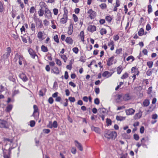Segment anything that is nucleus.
Segmentation results:
<instances>
[{
	"label": "nucleus",
	"mask_w": 158,
	"mask_h": 158,
	"mask_svg": "<svg viewBox=\"0 0 158 158\" xmlns=\"http://www.w3.org/2000/svg\"><path fill=\"white\" fill-rule=\"evenodd\" d=\"M148 12L149 14H150L152 12V6L151 5L149 4L148 6Z\"/></svg>",
	"instance_id": "43"
},
{
	"label": "nucleus",
	"mask_w": 158,
	"mask_h": 158,
	"mask_svg": "<svg viewBox=\"0 0 158 158\" xmlns=\"http://www.w3.org/2000/svg\"><path fill=\"white\" fill-rule=\"evenodd\" d=\"M13 107V106L11 105H8L6 108V110L7 112H10L12 110Z\"/></svg>",
	"instance_id": "37"
},
{
	"label": "nucleus",
	"mask_w": 158,
	"mask_h": 158,
	"mask_svg": "<svg viewBox=\"0 0 158 158\" xmlns=\"http://www.w3.org/2000/svg\"><path fill=\"white\" fill-rule=\"evenodd\" d=\"M120 155L121 156L120 158H127V154H121Z\"/></svg>",
	"instance_id": "64"
},
{
	"label": "nucleus",
	"mask_w": 158,
	"mask_h": 158,
	"mask_svg": "<svg viewBox=\"0 0 158 158\" xmlns=\"http://www.w3.org/2000/svg\"><path fill=\"white\" fill-rule=\"evenodd\" d=\"M150 104L149 101L148 99L145 100L143 102V105L144 106L147 107Z\"/></svg>",
	"instance_id": "27"
},
{
	"label": "nucleus",
	"mask_w": 158,
	"mask_h": 158,
	"mask_svg": "<svg viewBox=\"0 0 158 158\" xmlns=\"http://www.w3.org/2000/svg\"><path fill=\"white\" fill-rule=\"evenodd\" d=\"M104 136L105 138L108 139H114L117 137V134L115 131L106 130L105 132Z\"/></svg>",
	"instance_id": "1"
},
{
	"label": "nucleus",
	"mask_w": 158,
	"mask_h": 158,
	"mask_svg": "<svg viewBox=\"0 0 158 158\" xmlns=\"http://www.w3.org/2000/svg\"><path fill=\"white\" fill-rule=\"evenodd\" d=\"M73 18L74 21L75 22H76L78 21V18L77 16L75 14H73Z\"/></svg>",
	"instance_id": "48"
},
{
	"label": "nucleus",
	"mask_w": 158,
	"mask_h": 158,
	"mask_svg": "<svg viewBox=\"0 0 158 158\" xmlns=\"http://www.w3.org/2000/svg\"><path fill=\"white\" fill-rule=\"evenodd\" d=\"M119 37L118 35H114L113 36V39L115 41L118 40L119 39Z\"/></svg>",
	"instance_id": "61"
},
{
	"label": "nucleus",
	"mask_w": 158,
	"mask_h": 158,
	"mask_svg": "<svg viewBox=\"0 0 158 158\" xmlns=\"http://www.w3.org/2000/svg\"><path fill=\"white\" fill-rule=\"evenodd\" d=\"M53 99L51 97H50L48 100V102L50 104H52L53 102Z\"/></svg>",
	"instance_id": "55"
},
{
	"label": "nucleus",
	"mask_w": 158,
	"mask_h": 158,
	"mask_svg": "<svg viewBox=\"0 0 158 158\" xmlns=\"http://www.w3.org/2000/svg\"><path fill=\"white\" fill-rule=\"evenodd\" d=\"M11 149H2L3 153V157L4 158H10V155L11 154Z\"/></svg>",
	"instance_id": "3"
},
{
	"label": "nucleus",
	"mask_w": 158,
	"mask_h": 158,
	"mask_svg": "<svg viewBox=\"0 0 158 158\" xmlns=\"http://www.w3.org/2000/svg\"><path fill=\"white\" fill-rule=\"evenodd\" d=\"M69 99L70 102H74L75 101V99L73 97H69Z\"/></svg>",
	"instance_id": "59"
},
{
	"label": "nucleus",
	"mask_w": 158,
	"mask_h": 158,
	"mask_svg": "<svg viewBox=\"0 0 158 158\" xmlns=\"http://www.w3.org/2000/svg\"><path fill=\"white\" fill-rule=\"evenodd\" d=\"M19 77L24 82H26L28 81V79L26 75L23 73H22L19 75Z\"/></svg>",
	"instance_id": "11"
},
{
	"label": "nucleus",
	"mask_w": 158,
	"mask_h": 158,
	"mask_svg": "<svg viewBox=\"0 0 158 158\" xmlns=\"http://www.w3.org/2000/svg\"><path fill=\"white\" fill-rule=\"evenodd\" d=\"M91 129L92 131H94L97 133H100V129L98 127L92 126L91 127Z\"/></svg>",
	"instance_id": "16"
},
{
	"label": "nucleus",
	"mask_w": 158,
	"mask_h": 158,
	"mask_svg": "<svg viewBox=\"0 0 158 158\" xmlns=\"http://www.w3.org/2000/svg\"><path fill=\"white\" fill-rule=\"evenodd\" d=\"M99 6L102 9H105L107 6L105 3H102L99 5Z\"/></svg>",
	"instance_id": "45"
},
{
	"label": "nucleus",
	"mask_w": 158,
	"mask_h": 158,
	"mask_svg": "<svg viewBox=\"0 0 158 158\" xmlns=\"http://www.w3.org/2000/svg\"><path fill=\"white\" fill-rule=\"evenodd\" d=\"M43 34L42 32L39 31L38 32L37 34V37L38 38L41 40H43Z\"/></svg>",
	"instance_id": "29"
},
{
	"label": "nucleus",
	"mask_w": 158,
	"mask_h": 158,
	"mask_svg": "<svg viewBox=\"0 0 158 158\" xmlns=\"http://www.w3.org/2000/svg\"><path fill=\"white\" fill-rule=\"evenodd\" d=\"M144 34V31L143 29L141 28H140L138 32V34L139 36H141L142 35H143Z\"/></svg>",
	"instance_id": "33"
},
{
	"label": "nucleus",
	"mask_w": 158,
	"mask_h": 158,
	"mask_svg": "<svg viewBox=\"0 0 158 158\" xmlns=\"http://www.w3.org/2000/svg\"><path fill=\"white\" fill-rule=\"evenodd\" d=\"M4 10L3 5L1 2L0 3V12H2L4 11Z\"/></svg>",
	"instance_id": "51"
},
{
	"label": "nucleus",
	"mask_w": 158,
	"mask_h": 158,
	"mask_svg": "<svg viewBox=\"0 0 158 158\" xmlns=\"http://www.w3.org/2000/svg\"><path fill=\"white\" fill-rule=\"evenodd\" d=\"M108 46H111L112 45H114V42L112 40H110L108 43Z\"/></svg>",
	"instance_id": "62"
},
{
	"label": "nucleus",
	"mask_w": 158,
	"mask_h": 158,
	"mask_svg": "<svg viewBox=\"0 0 158 158\" xmlns=\"http://www.w3.org/2000/svg\"><path fill=\"white\" fill-rule=\"evenodd\" d=\"M58 126V124L56 121H53L51 127H50V128H52V127L54 128H56Z\"/></svg>",
	"instance_id": "31"
},
{
	"label": "nucleus",
	"mask_w": 158,
	"mask_h": 158,
	"mask_svg": "<svg viewBox=\"0 0 158 158\" xmlns=\"http://www.w3.org/2000/svg\"><path fill=\"white\" fill-rule=\"evenodd\" d=\"M87 13L89 14V17L91 19L94 18L97 14L96 12L93 10L92 9H90L87 11Z\"/></svg>",
	"instance_id": "4"
},
{
	"label": "nucleus",
	"mask_w": 158,
	"mask_h": 158,
	"mask_svg": "<svg viewBox=\"0 0 158 158\" xmlns=\"http://www.w3.org/2000/svg\"><path fill=\"white\" fill-rule=\"evenodd\" d=\"M122 67L121 66H119L117 68V73L119 74L121 73L122 70Z\"/></svg>",
	"instance_id": "38"
},
{
	"label": "nucleus",
	"mask_w": 158,
	"mask_h": 158,
	"mask_svg": "<svg viewBox=\"0 0 158 158\" xmlns=\"http://www.w3.org/2000/svg\"><path fill=\"white\" fill-rule=\"evenodd\" d=\"M15 61L19 60V63L20 65H21L23 63V61H24V59L23 56L17 53L15 56Z\"/></svg>",
	"instance_id": "2"
},
{
	"label": "nucleus",
	"mask_w": 158,
	"mask_h": 158,
	"mask_svg": "<svg viewBox=\"0 0 158 158\" xmlns=\"http://www.w3.org/2000/svg\"><path fill=\"white\" fill-rule=\"evenodd\" d=\"M112 74H111L110 72L107 71L104 72L102 74V76L103 77H106V78H108L111 76Z\"/></svg>",
	"instance_id": "19"
},
{
	"label": "nucleus",
	"mask_w": 158,
	"mask_h": 158,
	"mask_svg": "<svg viewBox=\"0 0 158 158\" xmlns=\"http://www.w3.org/2000/svg\"><path fill=\"white\" fill-rule=\"evenodd\" d=\"M46 92V89L45 88H43L40 90L39 91V95L41 96H43L44 94Z\"/></svg>",
	"instance_id": "23"
},
{
	"label": "nucleus",
	"mask_w": 158,
	"mask_h": 158,
	"mask_svg": "<svg viewBox=\"0 0 158 158\" xmlns=\"http://www.w3.org/2000/svg\"><path fill=\"white\" fill-rule=\"evenodd\" d=\"M128 76V74L127 73H124L122 76L121 78L123 79H125L127 78Z\"/></svg>",
	"instance_id": "44"
},
{
	"label": "nucleus",
	"mask_w": 158,
	"mask_h": 158,
	"mask_svg": "<svg viewBox=\"0 0 158 158\" xmlns=\"http://www.w3.org/2000/svg\"><path fill=\"white\" fill-rule=\"evenodd\" d=\"M78 36L79 38L81 39L82 42L84 41V32L83 31H81L79 35Z\"/></svg>",
	"instance_id": "22"
},
{
	"label": "nucleus",
	"mask_w": 158,
	"mask_h": 158,
	"mask_svg": "<svg viewBox=\"0 0 158 158\" xmlns=\"http://www.w3.org/2000/svg\"><path fill=\"white\" fill-rule=\"evenodd\" d=\"M100 33L101 35L106 34V30L105 29L102 28L100 30Z\"/></svg>",
	"instance_id": "42"
},
{
	"label": "nucleus",
	"mask_w": 158,
	"mask_h": 158,
	"mask_svg": "<svg viewBox=\"0 0 158 158\" xmlns=\"http://www.w3.org/2000/svg\"><path fill=\"white\" fill-rule=\"evenodd\" d=\"M6 52L2 56V58L5 59H7L10 56V53L11 52V50L10 47H8L6 50Z\"/></svg>",
	"instance_id": "5"
},
{
	"label": "nucleus",
	"mask_w": 158,
	"mask_h": 158,
	"mask_svg": "<svg viewBox=\"0 0 158 158\" xmlns=\"http://www.w3.org/2000/svg\"><path fill=\"white\" fill-rule=\"evenodd\" d=\"M74 143L76 147L78 148H81L82 146L80 143L77 141L75 140Z\"/></svg>",
	"instance_id": "30"
},
{
	"label": "nucleus",
	"mask_w": 158,
	"mask_h": 158,
	"mask_svg": "<svg viewBox=\"0 0 158 158\" xmlns=\"http://www.w3.org/2000/svg\"><path fill=\"white\" fill-rule=\"evenodd\" d=\"M41 51L44 52L48 51V49L47 47L45 46L44 45H42L41 47Z\"/></svg>",
	"instance_id": "32"
},
{
	"label": "nucleus",
	"mask_w": 158,
	"mask_h": 158,
	"mask_svg": "<svg viewBox=\"0 0 158 158\" xmlns=\"http://www.w3.org/2000/svg\"><path fill=\"white\" fill-rule=\"evenodd\" d=\"M131 71L132 73H135V74L137 72V73L136 74L138 75L139 72L138 71V69L135 67H133L131 69Z\"/></svg>",
	"instance_id": "25"
},
{
	"label": "nucleus",
	"mask_w": 158,
	"mask_h": 158,
	"mask_svg": "<svg viewBox=\"0 0 158 158\" xmlns=\"http://www.w3.org/2000/svg\"><path fill=\"white\" fill-rule=\"evenodd\" d=\"M106 123L108 125H110L111 124V120L109 118H107L106 119Z\"/></svg>",
	"instance_id": "53"
},
{
	"label": "nucleus",
	"mask_w": 158,
	"mask_h": 158,
	"mask_svg": "<svg viewBox=\"0 0 158 158\" xmlns=\"http://www.w3.org/2000/svg\"><path fill=\"white\" fill-rule=\"evenodd\" d=\"M123 99L124 101H128L131 99V97L129 94H127L123 96Z\"/></svg>",
	"instance_id": "17"
},
{
	"label": "nucleus",
	"mask_w": 158,
	"mask_h": 158,
	"mask_svg": "<svg viewBox=\"0 0 158 158\" xmlns=\"http://www.w3.org/2000/svg\"><path fill=\"white\" fill-rule=\"evenodd\" d=\"M33 108H34V112L33 114L32 115L33 116H34V114L37 112L38 111V108L37 106L36 105H34L33 106Z\"/></svg>",
	"instance_id": "35"
},
{
	"label": "nucleus",
	"mask_w": 158,
	"mask_h": 158,
	"mask_svg": "<svg viewBox=\"0 0 158 158\" xmlns=\"http://www.w3.org/2000/svg\"><path fill=\"white\" fill-rule=\"evenodd\" d=\"M69 85H71L72 86H73L74 88L76 86V84L72 81L70 82L69 83Z\"/></svg>",
	"instance_id": "63"
},
{
	"label": "nucleus",
	"mask_w": 158,
	"mask_h": 158,
	"mask_svg": "<svg viewBox=\"0 0 158 158\" xmlns=\"http://www.w3.org/2000/svg\"><path fill=\"white\" fill-rule=\"evenodd\" d=\"M56 64L59 66H60L61 65V63L60 60L59 59H56Z\"/></svg>",
	"instance_id": "58"
},
{
	"label": "nucleus",
	"mask_w": 158,
	"mask_h": 158,
	"mask_svg": "<svg viewBox=\"0 0 158 158\" xmlns=\"http://www.w3.org/2000/svg\"><path fill=\"white\" fill-rule=\"evenodd\" d=\"M66 42L69 44H72L73 42V40L70 37H67L65 39Z\"/></svg>",
	"instance_id": "21"
},
{
	"label": "nucleus",
	"mask_w": 158,
	"mask_h": 158,
	"mask_svg": "<svg viewBox=\"0 0 158 158\" xmlns=\"http://www.w3.org/2000/svg\"><path fill=\"white\" fill-rule=\"evenodd\" d=\"M67 13L64 11L63 17L60 20V22L62 24H64L67 22Z\"/></svg>",
	"instance_id": "6"
},
{
	"label": "nucleus",
	"mask_w": 158,
	"mask_h": 158,
	"mask_svg": "<svg viewBox=\"0 0 158 158\" xmlns=\"http://www.w3.org/2000/svg\"><path fill=\"white\" fill-rule=\"evenodd\" d=\"M88 30L92 32L96 30V27L94 25H89L88 27Z\"/></svg>",
	"instance_id": "15"
},
{
	"label": "nucleus",
	"mask_w": 158,
	"mask_h": 158,
	"mask_svg": "<svg viewBox=\"0 0 158 158\" xmlns=\"http://www.w3.org/2000/svg\"><path fill=\"white\" fill-rule=\"evenodd\" d=\"M38 14L39 16L40 17L43 16L44 14V10L43 9H40L38 11Z\"/></svg>",
	"instance_id": "34"
},
{
	"label": "nucleus",
	"mask_w": 158,
	"mask_h": 158,
	"mask_svg": "<svg viewBox=\"0 0 158 158\" xmlns=\"http://www.w3.org/2000/svg\"><path fill=\"white\" fill-rule=\"evenodd\" d=\"M131 59L132 60V61H133L134 60L135 58L133 56H131L128 57L126 60L127 61H129Z\"/></svg>",
	"instance_id": "47"
},
{
	"label": "nucleus",
	"mask_w": 158,
	"mask_h": 158,
	"mask_svg": "<svg viewBox=\"0 0 158 158\" xmlns=\"http://www.w3.org/2000/svg\"><path fill=\"white\" fill-rule=\"evenodd\" d=\"M73 31V27L72 24H70L68 27V33L69 35L72 34Z\"/></svg>",
	"instance_id": "18"
},
{
	"label": "nucleus",
	"mask_w": 158,
	"mask_h": 158,
	"mask_svg": "<svg viewBox=\"0 0 158 158\" xmlns=\"http://www.w3.org/2000/svg\"><path fill=\"white\" fill-rule=\"evenodd\" d=\"M122 97V96L121 95H118L117 96V98L115 99V102L117 103L121 102L122 101L121 99Z\"/></svg>",
	"instance_id": "24"
},
{
	"label": "nucleus",
	"mask_w": 158,
	"mask_h": 158,
	"mask_svg": "<svg viewBox=\"0 0 158 158\" xmlns=\"http://www.w3.org/2000/svg\"><path fill=\"white\" fill-rule=\"evenodd\" d=\"M135 112V110L132 108H130L126 110V113L127 115L133 114H134Z\"/></svg>",
	"instance_id": "12"
},
{
	"label": "nucleus",
	"mask_w": 158,
	"mask_h": 158,
	"mask_svg": "<svg viewBox=\"0 0 158 158\" xmlns=\"http://www.w3.org/2000/svg\"><path fill=\"white\" fill-rule=\"evenodd\" d=\"M52 70L53 73L56 74H58L59 73V70L58 68L56 67H54Z\"/></svg>",
	"instance_id": "28"
},
{
	"label": "nucleus",
	"mask_w": 158,
	"mask_h": 158,
	"mask_svg": "<svg viewBox=\"0 0 158 158\" xmlns=\"http://www.w3.org/2000/svg\"><path fill=\"white\" fill-rule=\"evenodd\" d=\"M147 64L149 68H151L153 66V62L152 61H148L147 62Z\"/></svg>",
	"instance_id": "40"
},
{
	"label": "nucleus",
	"mask_w": 158,
	"mask_h": 158,
	"mask_svg": "<svg viewBox=\"0 0 158 158\" xmlns=\"http://www.w3.org/2000/svg\"><path fill=\"white\" fill-rule=\"evenodd\" d=\"M54 39L55 42H56L57 43H59V39L58 37V36L57 35H56L54 36Z\"/></svg>",
	"instance_id": "54"
},
{
	"label": "nucleus",
	"mask_w": 158,
	"mask_h": 158,
	"mask_svg": "<svg viewBox=\"0 0 158 158\" xmlns=\"http://www.w3.org/2000/svg\"><path fill=\"white\" fill-rule=\"evenodd\" d=\"M94 102L95 104L98 105L99 104L100 102L98 98H96L95 99Z\"/></svg>",
	"instance_id": "57"
},
{
	"label": "nucleus",
	"mask_w": 158,
	"mask_h": 158,
	"mask_svg": "<svg viewBox=\"0 0 158 158\" xmlns=\"http://www.w3.org/2000/svg\"><path fill=\"white\" fill-rule=\"evenodd\" d=\"M35 24L33 23H31V25L30 26V28L31 29L32 32H33L32 34H33L35 33Z\"/></svg>",
	"instance_id": "20"
},
{
	"label": "nucleus",
	"mask_w": 158,
	"mask_h": 158,
	"mask_svg": "<svg viewBox=\"0 0 158 158\" xmlns=\"http://www.w3.org/2000/svg\"><path fill=\"white\" fill-rule=\"evenodd\" d=\"M143 111H142L141 108H140L139 110V112L136 113L134 116L135 119L140 118L142 116Z\"/></svg>",
	"instance_id": "7"
},
{
	"label": "nucleus",
	"mask_w": 158,
	"mask_h": 158,
	"mask_svg": "<svg viewBox=\"0 0 158 158\" xmlns=\"http://www.w3.org/2000/svg\"><path fill=\"white\" fill-rule=\"evenodd\" d=\"M19 91L18 89H16L15 88L13 89L12 95L14 96L17 94H19Z\"/></svg>",
	"instance_id": "36"
},
{
	"label": "nucleus",
	"mask_w": 158,
	"mask_h": 158,
	"mask_svg": "<svg viewBox=\"0 0 158 158\" xmlns=\"http://www.w3.org/2000/svg\"><path fill=\"white\" fill-rule=\"evenodd\" d=\"M35 10V9L34 7L32 6L30 10V12L31 14L33 13L34 12Z\"/></svg>",
	"instance_id": "52"
},
{
	"label": "nucleus",
	"mask_w": 158,
	"mask_h": 158,
	"mask_svg": "<svg viewBox=\"0 0 158 158\" xmlns=\"http://www.w3.org/2000/svg\"><path fill=\"white\" fill-rule=\"evenodd\" d=\"M120 2L119 1V0H116V5H115V6H116V7H118L119 6H120Z\"/></svg>",
	"instance_id": "60"
},
{
	"label": "nucleus",
	"mask_w": 158,
	"mask_h": 158,
	"mask_svg": "<svg viewBox=\"0 0 158 158\" xmlns=\"http://www.w3.org/2000/svg\"><path fill=\"white\" fill-rule=\"evenodd\" d=\"M39 5L41 8L40 9H45L46 10L48 8L47 6L43 2H40V3Z\"/></svg>",
	"instance_id": "13"
},
{
	"label": "nucleus",
	"mask_w": 158,
	"mask_h": 158,
	"mask_svg": "<svg viewBox=\"0 0 158 158\" xmlns=\"http://www.w3.org/2000/svg\"><path fill=\"white\" fill-rule=\"evenodd\" d=\"M7 122L4 120L0 119V127L6 128Z\"/></svg>",
	"instance_id": "10"
},
{
	"label": "nucleus",
	"mask_w": 158,
	"mask_h": 158,
	"mask_svg": "<svg viewBox=\"0 0 158 158\" xmlns=\"http://www.w3.org/2000/svg\"><path fill=\"white\" fill-rule=\"evenodd\" d=\"M35 124V122L34 120H31L30 121V125L31 127H34Z\"/></svg>",
	"instance_id": "50"
},
{
	"label": "nucleus",
	"mask_w": 158,
	"mask_h": 158,
	"mask_svg": "<svg viewBox=\"0 0 158 158\" xmlns=\"http://www.w3.org/2000/svg\"><path fill=\"white\" fill-rule=\"evenodd\" d=\"M21 37L22 38V40L25 43H27V37H26V36H21Z\"/></svg>",
	"instance_id": "39"
},
{
	"label": "nucleus",
	"mask_w": 158,
	"mask_h": 158,
	"mask_svg": "<svg viewBox=\"0 0 158 158\" xmlns=\"http://www.w3.org/2000/svg\"><path fill=\"white\" fill-rule=\"evenodd\" d=\"M44 15L46 18L48 19H50L51 17V12L50 10L48 8L45 10Z\"/></svg>",
	"instance_id": "9"
},
{
	"label": "nucleus",
	"mask_w": 158,
	"mask_h": 158,
	"mask_svg": "<svg viewBox=\"0 0 158 158\" xmlns=\"http://www.w3.org/2000/svg\"><path fill=\"white\" fill-rule=\"evenodd\" d=\"M61 58L64 60V62L65 63L66 62L67 58L65 55H60Z\"/></svg>",
	"instance_id": "41"
},
{
	"label": "nucleus",
	"mask_w": 158,
	"mask_h": 158,
	"mask_svg": "<svg viewBox=\"0 0 158 158\" xmlns=\"http://www.w3.org/2000/svg\"><path fill=\"white\" fill-rule=\"evenodd\" d=\"M72 50L73 52L76 54L78 53L79 51V50L77 47H74L73 48Z\"/></svg>",
	"instance_id": "49"
},
{
	"label": "nucleus",
	"mask_w": 158,
	"mask_h": 158,
	"mask_svg": "<svg viewBox=\"0 0 158 158\" xmlns=\"http://www.w3.org/2000/svg\"><path fill=\"white\" fill-rule=\"evenodd\" d=\"M106 19L108 22H111V20L112 19V18H111L110 16L109 15L106 16Z\"/></svg>",
	"instance_id": "46"
},
{
	"label": "nucleus",
	"mask_w": 158,
	"mask_h": 158,
	"mask_svg": "<svg viewBox=\"0 0 158 158\" xmlns=\"http://www.w3.org/2000/svg\"><path fill=\"white\" fill-rule=\"evenodd\" d=\"M126 117L120 116H117L116 119L118 121H122L125 119Z\"/></svg>",
	"instance_id": "26"
},
{
	"label": "nucleus",
	"mask_w": 158,
	"mask_h": 158,
	"mask_svg": "<svg viewBox=\"0 0 158 158\" xmlns=\"http://www.w3.org/2000/svg\"><path fill=\"white\" fill-rule=\"evenodd\" d=\"M114 57L112 56L109 58L107 60V64L108 66H110L113 64L114 61Z\"/></svg>",
	"instance_id": "14"
},
{
	"label": "nucleus",
	"mask_w": 158,
	"mask_h": 158,
	"mask_svg": "<svg viewBox=\"0 0 158 158\" xmlns=\"http://www.w3.org/2000/svg\"><path fill=\"white\" fill-rule=\"evenodd\" d=\"M134 138L136 140H138L139 139V137L137 134H135L134 135Z\"/></svg>",
	"instance_id": "56"
},
{
	"label": "nucleus",
	"mask_w": 158,
	"mask_h": 158,
	"mask_svg": "<svg viewBox=\"0 0 158 158\" xmlns=\"http://www.w3.org/2000/svg\"><path fill=\"white\" fill-rule=\"evenodd\" d=\"M28 51L29 54L31 56L32 58L34 59L35 56H36L38 57L37 55L32 49L30 48H28Z\"/></svg>",
	"instance_id": "8"
}]
</instances>
